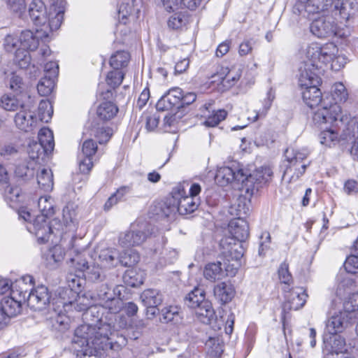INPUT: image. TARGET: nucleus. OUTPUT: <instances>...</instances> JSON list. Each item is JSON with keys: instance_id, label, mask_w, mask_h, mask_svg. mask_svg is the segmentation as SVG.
Listing matches in <instances>:
<instances>
[{"instance_id": "obj_7", "label": "nucleus", "mask_w": 358, "mask_h": 358, "mask_svg": "<svg viewBox=\"0 0 358 358\" xmlns=\"http://www.w3.org/2000/svg\"><path fill=\"white\" fill-rule=\"evenodd\" d=\"M322 351L324 358H334L347 354L345 338L337 334H324Z\"/></svg>"}, {"instance_id": "obj_11", "label": "nucleus", "mask_w": 358, "mask_h": 358, "mask_svg": "<svg viewBox=\"0 0 358 358\" xmlns=\"http://www.w3.org/2000/svg\"><path fill=\"white\" fill-rule=\"evenodd\" d=\"M240 77L239 69L235 68L230 69L228 67L220 66L216 73L212 76V82L220 83L224 90H228L238 82Z\"/></svg>"}, {"instance_id": "obj_54", "label": "nucleus", "mask_w": 358, "mask_h": 358, "mask_svg": "<svg viewBox=\"0 0 358 358\" xmlns=\"http://www.w3.org/2000/svg\"><path fill=\"white\" fill-rule=\"evenodd\" d=\"M120 265L130 267L138 262L139 256L134 250H130L129 252H124L120 253Z\"/></svg>"}, {"instance_id": "obj_56", "label": "nucleus", "mask_w": 358, "mask_h": 358, "mask_svg": "<svg viewBox=\"0 0 358 358\" xmlns=\"http://www.w3.org/2000/svg\"><path fill=\"white\" fill-rule=\"evenodd\" d=\"M1 106L6 110H17L20 108V105H24L13 96L4 95L1 99Z\"/></svg>"}, {"instance_id": "obj_47", "label": "nucleus", "mask_w": 358, "mask_h": 358, "mask_svg": "<svg viewBox=\"0 0 358 358\" xmlns=\"http://www.w3.org/2000/svg\"><path fill=\"white\" fill-rule=\"evenodd\" d=\"M92 301L93 299H92L91 295L87 296L86 294H83L81 296H78V298L75 301H69V303L78 312H85L92 306H93Z\"/></svg>"}, {"instance_id": "obj_21", "label": "nucleus", "mask_w": 358, "mask_h": 358, "mask_svg": "<svg viewBox=\"0 0 358 358\" xmlns=\"http://www.w3.org/2000/svg\"><path fill=\"white\" fill-rule=\"evenodd\" d=\"M229 231L239 242L245 241L249 237V225L246 220L238 217L231 220L228 225Z\"/></svg>"}, {"instance_id": "obj_16", "label": "nucleus", "mask_w": 358, "mask_h": 358, "mask_svg": "<svg viewBox=\"0 0 358 358\" xmlns=\"http://www.w3.org/2000/svg\"><path fill=\"white\" fill-rule=\"evenodd\" d=\"M14 120L16 127L25 132L31 131L37 123L36 116L24 105H20V110L15 114Z\"/></svg>"}, {"instance_id": "obj_17", "label": "nucleus", "mask_w": 358, "mask_h": 358, "mask_svg": "<svg viewBox=\"0 0 358 358\" xmlns=\"http://www.w3.org/2000/svg\"><path fill=\"white\" fill-rule=\"evenodd\" d=\"M332 3L333 0H299V3L294 8V12L296 13L297 10L301 13V7L309 15L317 14L327 10Z\"/></svg>"}, {"instance_id": "obj_14", "label": "nucleus", "mask_w": 358, "mask_h": 358, "mask_svg": "<svg viewBox=\"0 0 358 358\" xmlns=\"http://www.w3.org/2000/svg\"><path fill=\"white\" fill-rule=\"evenodd\" d=\"M243 179H245V171L243 169H233L228 166L220 168L215 176V180L222 186L236 181L241 182L243 188Z\"/></svg>"}, {"instance_id": "obj_50", "label": "nucleus", "mask_w": 358, "mask_h": 358, "mask_svg": "<svg viewBox=\"0 0 358 358\" xmlns=\"http://www.w3.org/2000/svg\"><path fill=\"white\" fill-rule=\"evenodd\" d=\"M187 22L188 18L185 13L178 12L169 17L167 24L169 28L176 30L185 26Z\"/></svg>"}, {"instance_id": "obj_28", "label": "nucleus", "mask_w": 358, "mask_h": 358, "mask_svg": "<svg viewBox=\"0 0 358 358\" xmlns=\"http://www.w3.org/2000/svg\"><path fill=\"white\" fill-rule=\"evenodd\" d=\"M29 157L36 163L41 164L45 161L46 157L51 154L43 145L36 141L29 143L27 148Z\"/></svg>"}, {"instance_id": "obj_27", "label": "nucleus", "mask_w": 358, "mask_h": 358, "mask_svg": "<svg viewBox=\"0 0 358 358\" xmlns=\"http://www.w3.org/2000/svg\"><path fill=\"white\" fill-rule=\"evenodd\" d=\"M103 266L112 268L120 265V252L115 248H106L101 250L99 255Z\"/></svg>"}, {"instance_id": "obj_18", "label": "nucleus", "mask_w": 358, "mask_h": 358, "mask_svg": "<svg viewBox=\"0 0 358 358\" xmlns=\"http://www.w3.org/2000/svg\"><path fill=\"white\" fill-rule=\"evenodd\" d=\"M33 276L24 275L13 282L10 293L12 296L25 301L27 299V294L33 289Z\"/></svg>"}, {"instance_id": "obj_63", "label": "nucleus", "mask_w": 358, "mask_h": 358, "mask_svg": "<svg viewBox=\"0 0 358 358\" xmlns=\"http://www.w3.org/2000/svg\"><path fill=\"white\" fill-rule=\"evenodd\" d=\"M345 271L349 273H356L358 272V255L352 254L345 260L344 263Z\"/></svg>"}, {"instance_id": "obj_32", "label": "nucleus", "mask_w": 358, "mask_h": 358, "mask_svg": "<svg viewBox=\"0 0 358 358\" xmlns=\"http://www.w3.org/2000/svg\"><path fill=\"white\" fill-rule=\"evenodd\" d=\"M329 45L334 46L336 50L334 51V53L331 55L330 60L327 62V64L325 66V71L330 69L333 71H338L343 68L347 64L348 58L344 55H339L337 46L332 43H326L323 46H327Z\"/></svg>"}, {"instance_id": "obj_30", "label": "nucleus", "mask_w": 358, "mask_h": 358, "mask_svg": "<svg viewBox=\"0 0 358 358\" xmlns=\"http://www.w3.org/2000/svg\"><path fill=\"white\" fill-rule=\"evenodd\" d=\"M302 97L305 103L311 108L319 106L322 101V93L318 86L312 85V87L304 88Z\"/></svg>"}, {"instance_id": "obj_64", "label": "nucleus", "mask_w": 358, "mask_h": 358, "mask_svg": "<svg viewBox=\"0 0 358 358\" xmlns=\"http://www.w3.org/2000/svg\"><path fill=\"white\" fill-rule=\"evenodd\" d=\"M344 309L346 312L352 313L358 309V294H350L348 300L344 302Z\"/></svg>"}, {"instance_id": "obj_36", "label": "nucleus", "mask_w": 358, "mask_h": 358, "mask_svg": "<svg viewBox=\"0 0 358 358\" xmlns=\"http://www.w3.org/2000/svg\"><path fill=\"white\" fill-rule=\"evenodd\" d=\"M332 97H333L334 100L335 101L334 103L331 104L329 106V107L323 106L320 108H318L314 113V114L321 109H323V108L329 109L331 108V106H332L333 105H335V104L338 105L340 107V108H341V106L338 103V102H345L348 98V93L347 92V90H346L345 85L342 83H337L334 85L333 90H332ZM341 113L342 115H348L346 113H343L342 111V109H341Z\"/></svg>"}, {"instance_id": "obj_12", "label": "nucleus", "mask_w": 358, "mask_h": 358, "mask_svg": "<svg viewBox=\"0 0 358 358\" xmlns=\"http://www.w3.org/2000/svg\"><path fill=\"white\" fill-rule=\"evenodd\" d=\"M289 150H286L285 155L287 160L289 162V166L284 171L283 177L286 175L290 174L292 171H294V175L290 178L291 180H297L301 177L306 171V169L308 164L302 163L303 161L306 158V154L301 152H296L294 153L293 157H289Z\"/></svg>"}, {"instance_id": "obj_44", "label": "nucleus", "mask_w": 358, "mask_h": 358, "mask_svg": "<svg viewBox=\"0 0 358 358\" xmlns=\"http://www.w3.org/2000/svg\"><path fill=\"white\" fill-rule=\"evenodd\" d=\"M129 54L126 51H117L110 59V65L114 69L120 70L127 66L129 61Z\"/></svg>"}, {"instance_id": "obj_20", "label": "nucleus", "mask_w": 358, "mask_h": 358, "mask_svg": "<svg viewBox=\"0 0 358 358\" xmlns=\"http://www.w3.org/2000/svg\"><path fill=\"white\" fill-rule=\"evenodd\" d=\"M285 297L287 302L284 303L283 309L297 310L305 305L308 294L303 287H297L292 289Z\"/></svg>"}, {"instance_id": "obj_55", "label": "nucleus", "mask_w": 358, "mask_h": 358, "mask_svg": "<svg viewBox=\"0 0 358 358\" xmlns=\"http://www.w3.org/2000/svg\"><path fill=\"white\" fill-rule=\"evenodd\" d=\"M38 206L41 211V215L50 217L55 213V209L50 197L41 196L38 199Z\"/></svg>"}, {"instance_id": "obj_2", "label": "nucleus", "mask_w": 358, "mask_h": 358, "mask_svg": "<svg viewBox=\"0 0 358 358\" xmlns=\"http://www.w3.org/2000/svg\"><path fill=\"white\" fill-rule=\"evenodd\" d=\"M336 49L334 46H320L317 43L310 45L306 51V58L299 67V85L301 88L319 86L320 75L325 71L327 62Z\"/></svg>"}, {"instance_id": "obj_52", "label": "nucleus", "mask_w": 358, "mask_h": 358, "mask_svg": "<svg viewBox=\"0 0 358 358\" xmlns=\"http://www.w3.org/2000/svg\"><path fill=\"white\" fill-rule=\"evenodd\" d=\"M101 306L112 314H117L123 308L124 302L120 298L113 295L111 299L105 301Z\"/></svg>"}, {"instance_id": "obj_6", "label": "nucleus", "mask_w": 358, "mask_h": 358, "mask_svg": "<svg viewBox=\"0 0 358 358\" xmlns=\"http://www.w3.org/2000/svg\"><path fill=\"white\" fill-rule=\"evenodd\" d=\"M273 171L270 167H261L252 173L245 171V179H243V189L250 195L257 192L260 188L271 180Z\"/></svg>"}, {"instance_id": "obj_24", "label": "nucleus", "mask_w": 358, "mask_h": 358, "mask_svg": "<svg viewBox=\"0 0 358 358\" xmlns=\"http://www.w3.org/2000/svg\"><path fill=\"white\" fill-rule=\"evenodd\" d=\"M23 302L24 301L10 294V296L5 297L1 300V308L10 318L17 315L21 312Z\"/></svg>"}, {"instance_id": "obj_41", "label": "nucleus", "mask_w": 358, "mask_h": 358, "mask_svg": "<svg viewBox=\"0 0 358 358\" xmlns=\"http://www.w3.org/2000/svg\"><path fill=\"white\" fill-rule=\"evenodd\" d=\"M64 250L61 245H55L46 254L47 264L52 268L56 267L58 263L64 260Z\"/></svg>"}, {"instance_id": "obj_13", "label": "nucleus", "mask_w": 358, "mask_h": 358, "mask_svg": "<svg viewBox=\"0 0 358 358\" xmlns=\"http://www.w3.org/2000/svg\"><path fill=\"white\" fill-rule=\"evenodd\" d=\"M313 120H314L313 119ZM313 122L318 126L328 124L330 125V128L326 127L320 134V143L329 148L336 145L339 142L340 137L343 138L342 134L339 135L338 130L341 128L343 130L348 127L347 124L336 127L334 122H321L320 124L316 123L315 121Z\"/></svg>"}, {"instance_id": "obj_46", "label": "nucleus", "mask_w": 358, "mask_h": 358, "mask_svg": "<svg viewBox=\"0 0 358 358\" xmlns=\"http://www.w3.org/2000/svg\"><path fill=\"white\" fill-rule=\"evenodd\" d=\"M38 143L48 149V151L52 152L55 147L52 131L48 128H42L38 132Z\"/></svg>"}, {"instance_id": "obj_15", "label": "nucleus", "mask_w": 358, "mask_h": 358, "mask_svg": "<svg viewBox=\"0 0 358 358\" xmlns=\"http://www.w3.org/2000/svg\"><path fill=\"white\" fill-rule=\"evenodd\" d=\"M182 90L173 88L164 95L157 103L159 110H169L173 108L180 109L181 107Z\"/></svg>"}, {"instance_id": "obj_43", "label": "nucleus", "mask_w": 358, "mask_h": 358, "mask_svg": "<svg viewBox=\"0 0 358 358\" xmlns=\"http://www.w3.org/2000/svg\"><path fill=\"white\" fill-rule=\"evenodd\" d=\"M113 295H115V293L111 291L108 285L103 284L92 295H91V298L93 299L94 302H96L101 306L105 302V301L111 299Z\"/></svg>"}, {"instance_id": "obj_60", "label": "nucleus", "mask_w": 358, "mask_h": 358, "mask_svg": "<svg viewBox=\"0 0 358 358\" xmlns=\"http://www.w3.org/2000/svg\"><path fill=\"white\" fill-rule=\"evenodd\" d=\"M123 78L124 74L122 71L114 69L108 73L106 82L108 85L115 88L122 83Z\"/></svg>"}, {"instance_id": "obj_25", "label": "nucleus", "mask_w": 358, "mask_h": 358, "mask_svg": "<svg viewBox=\"0 0 358 358\" xmlns=\"http://www.w3.org/2000/svg\"><path fill=\"white\" fill-rule=\"evenodd\" d=\"M215 299L222 305L229 303L234 296V289L232 285L225 282L215 285L213 289Z\"/></svg>"}, {"instance_id": "obj_61", "label": "nucleus", "mask_w": 358, "mask_h": 358, "mask_svg": "<svg viewBox=\"0 0 358 358\" xmlns=\"http://www.w3.org/2000/svg\"><path fill=\"white\" fill-rule=\"evenodd\" d=\"M3 47L7 52H16L20 47L19 37L14 34H8L4 38Z\"/></svg>"}, {"instance_id": "obj_10", "label": "nucleus", "mask_w": 358, "mask_h": 358, "mask_svg": "<svg viewBox=\"0 0 358 358\" xmlns=\"http://www.w3.org/2000/svg\"><path fill=\"white\" fill-rule=\"evenodd\" d=\"M50 294L48 287L39 285L33 289L27 295V304L34 310H42L50 303Z\"/></svg>"}, {"instance_id": "obj_1", "label": "nucleus", "mask_w": 358, "mask_h": 358, "mask_svg": "<svg viewBox=\"0 0 358 358\" xmlns=\"http://www.w3.org/2000/svg\"><path fill=\"white\" fill-rule=\"evenodd\" d=\"M102 313L98 306L93 305L83 314L85 324L74 331L72 345L79 358H96L102 351L118 350L120 345L113 343L112 338L114 327L103 322Z\"/></svg>"}, {"instance_id": "obj_62", "label": "nucleus", "mask_w": 358, "mask_h": 358, "mask_svg": "<svg viewBox=\"0 0 358 358\" xmlns=\"http://www.w3.org/2000/svg\"><path fill=\"white\" fill-rule=\"evenodd\" d=\"M278 277L282 283L289 285L292 281V276L289 271V265L285 262L280 264L278 271Z\"/></svg>"}, {"instance_id": "obj_33", "label": "nucleus", "mask_w": 358, "mask_h": 358, "mask_svg": "<svg viewBox=\"0 0 358 358\" xmlns=\"http://www.w3.org/2000/svg\"><path fill=\"white\" fill-rule=\"evenodd\" d=\"M140 299L145 306H158L163 301L162 294L159 290L155 289L144 290Z\"/></svg>"}, {"instance_id": "obj_51", "label": "nucleus", "mask_w": 358, "mask_h": 358, "mask_svg": "<svg viewBox=\"0 0 358 358\" xmlns=\"http://www.w3.org/2000/svg\"><path fill=\"white\" fill-rule=\"evenodd\" d=\"M55 80L46 76L42 78L37 85L38 94L42 96L50 94L55 87Z\"/></svg>"}, {"instance_id": "obj_19", "label": "nucleus", "mask_w": 358, "mask_h": 358, "mask_svg": "<svg viewBox=\"0 0 358 358\" xmlns=\"http://www.w3.org/2000/svg\"><path fill=\"white\" fill-rule=\"evenodd\" d=\"M183 189H178L177 192H173L176 196V203L178 212L180 215H187L193 213L199 206L198 199L189 196H184Z\"/></svg>"}, {"instance_id": "obj_37", "label": "nucleus", "mask_w": 358, "mask_h": 358, "mask_svg": "<svg viewBox=\"0 0 358 358\" xmlns=\"http://www.w3.org/2000/svg\"><path fill=\"white\" fill-rule=\"evenodd\" d=\"M347 327V320L342 315H336L331 317L326 324L327 333L334 334L342 332Z\"/></svg>"}, {"instance_id": "obj_39", "label": "nucleus", "mask_w": 358, "mask_h": 358, "mask_svg": "<svg viewBox=\"0 0 358 358\" xmlns=\"http://www.w3.org/2000/svg\"><path fill=\"white\" fill-rule=\"evenodd\" d=\"M3 196L5 201L11 208L16 207V206L21 202L23 199L21 189L17 186H6Z\"/></svg>"}, {"instance_id": "obj_29", "label": "nucleus", "mask_w": 358, "mask_h": 358, "mask_svg": "<svg viewBox=\"0 0 358 358\" xmlns=\"http://www.w3.org/2000/svg\"><path fill=\"white\" fill-rule=\"evenodd\" d=\"M204 278L210 281L220 280L225 276V272L222 268L220 262L207 264L203 269Z\"/></svg>"}, {"instance_id": "obj_26", "label": "nucleus", "mask_w": 358, "mask_h": 358, "mask_svg": "<svg viewBox=\"0 0 358 358\" xmlns=\"http://www.w3.org/2000/svg\"><path fill=\"white\" fill-rule=\"evenodd\" d=\"M50 216L37 215L33 220V230L36 236L42 240L48 238V235L52 232L51 227L47 222Z\"/></svg>"}, {"instance_id": "obj_22", "label": "nucleus", "mask_w": 358, "mask_h": 358, "mask_svg": "<svg viewBox=\"0 0 358 358\" xmlns=\"http://www.w3.org/2000/svg\"><path fill=\"white\" fill-rule=\"evenodd\" d=\"M40 31H43L42 35L36 36L30 30H24L21 32L20 38V48L23 50H28L30 51L35 50L38 45L39 41L38 38L42 36H48V34L46 30H44L43 28L39 29H36V34H39Z\"/></svg>"}, {"instance_id": "obj_38", "label": "nucleus", "mask_w": 358, "mask_h": 358, "mask_svg": "<svg viewBox=\"0 0 358 358\" xmlns=\"http://www.w3.org/2000/svg\"><path fill=\"white\" fill-rule=\"evenodd\" d=\"M118 111L117 107L111 101L101 103L96 110L99 118L103 121H108L113 118Z\"/></svg>"}, {"instance_id": "obj_40", "label": "nucleus", "mask_w": 358, "mask_h": 358, "mask_svg": "<svg viewBox=\"0 0 358 358\" xmlns=\"http://www.w3.org/2000/svg\"><path fill=\"white\" fill-rule=\"evenodd\" d=\"M185 303L189 308L195 309L205 302V292L202 289L196 287L185 297Z\"/></svg>"}, {"instance_id": "obj_23", "label": "nucleus", "mask_w": 358, "mask_h": 358, "mask_svg": "<svg viewBox=\"0 0 358 358\" xmlns=\"http://www.w3.org/2000/svg\"><path fill=\"white\" fill-rule=\"evenodd\" d=\"M332 5L334 6L333 13L335 15H338L340 19L344 21H348L355 12L357 10V3L352 1H342L336 0L333 1Z\"/></svg>"}, {"instance_id": "obj_34", "label": "nucleus", "mask_w": 358, "mask_h": 358, "mask_svg": "<svg viewBox=\"0 0 358 358\" xmlns=\"http://www.w3.org/2000/svg\"><path fill=\"white\" fill-rule=\"evenodd\" d=\"M196 318L203 324H210L215 316V311L210 301H206L195 308Z\"/></svg>"}, {"instance_id": "obj_45", "label": "nucleus", "mask_w": 358, "mask_h": 358, "mask_svg": "<svg viewBox=\"0 0 358 358\" xmlns=\"http://www.w3.org/2000/svg\"><path fill=\"white\" fill-rule=\"evenodd\" d=\"M160 209L157 214L162 216L169 217L178 212L176 196L173 195L172 198L167 199L165 202L158 203Z\"/></svg>"}, {"instance_id": "obj_58", "label": "nucleus", "mask_w": 358, "mask_h": 358, "mask_svg": "<svg viewBox=\"0 0 358 358\" xmlns=\"http://www.w3.org/2000/svg\"><path fill=\"white\" fill-rule=\"evenodd\" d=\"M34 13L35 15H30V17L36 26L42 27L44 30H46L48 28L52 30V21L49 20L46 10H45L43 20L41 18V13H39V10L34 12Z\"/></svg>"}, {"instance_id": "obj_59", "label": "nucleus", "mask_w": 358, "mask_h": 358, "mask_svg": "<svg viewBox=\"0 0 358 358\" xmlns=\"http://www.w3.org/2000/svg\"><path fill=\"white\" fill-rule=\"evenodd\" d=\"M6 5L13 13L21 17L24 13L27 5L24 0H7Z\"/></svg>"}, {"instance_id": "obj_31", "label": "nucleus", "mask_w": 358, "mask_h": 358, "mask_svg": "<svg viewBox=\"0 0 358 358\" xmlns=\"http://www.w3.org/2000/svg\"><path fill=\"white\" fill-rule=\"evenodd\" d=\"M162 322L164 323L171 322L173 324H178L182 322V316L180 308L178 306H169L164 307L162 311Z\"/></svg>"}, {"instance_id": "obj_57", "label": "nucleus", "mask_w": 358, "mask_h": 358, "mask_svg": "<svg viewBox=\"0 0 358 358\" xmlns=\"http://www.w3.org/2000/svg\"><path fill=\"white\" fill-rule=\"evenodd\" d=\"M15 62L21 69H26L29 66L31 62V57L28 52L21 48L17 49L15 52Z\"/></svg>"}, {"instance_id": "obj_5", "label": "nucleus", "mask_w": 358, "mask_h": 358, "mask_svg": "<svg viewBox=\"0 0 358 358\" xmlns=\"http://www.w3.org/2000/svg\"><path fill=\"white\" fill-rule=\"evenodd\" d=\"M154 229L152 225L149 223H142L138 225V228L133 226L131 229L120 235L118 243L123 248L141 245L154 234Z\"/></svg>"}, {"instance_id": "obj_8", "label": "nucleus", "mask_w": 358, "mask_h": 358, "mask_svg": "<svg viewBox=\"0 0 358 358\" xmlns=\"http://www.w3.org/2000/svg\"><path fill=\"white\" fill-rule=\"evenodd\" d=\"M310 31L318 38H328L336 35L337 23L332 15H323L315 19L310 26Z\"/></svg>"}, {"instance_id": "obj_49", "label": "nucleus", "mask_w": 358, "mask_h": 358, "mask_svg": "<svg viewBox=\"0 0 358 358\" xmlns=\"http://www.w3.org/2000/svg\"><path fill=\"white\" fill-rule=\"evenodd\" d=\"M227 112L225 110H213L211 114L206 116L203 125L208 127H216L227 117Z\"/></svg>"}, {"instance_id": "obj_35", "label": "nucleus", "mask_w": 358, "mask_h": 358, "mask_svg": "<svg viewBox=\"0 0 358 358\" xmlns=\"http://www.w3.org/2000/svg\"><path fill=\"white\" fill-rule=\"evenodd\" d=\"M48 322L53 330L60 332H64L70 326L69 317L65 314L56 312L48 319Z\"/></svg>"}, {"instance_id": "obj_4", "label": "nucleus", "mask_w": 358, "mask_h": 358, "mask_svg": "<svg viewBox=\"0 0 358 358\" xmlns=\"http://www.w3.org/2000/svg\"><path fill=\"white\" fill-rule=\"evenodd\" d=\"M88 259H92L89 251L84 250L77 253L71 259L72 266L76 271L80 273L85 280L96 282L102 281L105 275L101 273V268Z\"/></svg>"}, {"instance_id": "obj_53", "label": "nucleus", "mask_w": 358, "mask_h": 358, "mask_svg": "<svg viewBox=\"0 0 358 358\" xmlns=\"http://www.w3.org/2000/svg\"><path fill=\"white\" fill-rule=\"evenodd\" d=\"M15 175L24 180L32 178L34 176V168L32 166V163H23L19 164L15 170Z\"/></svg>"}, {"instance_id": "obj_9", "label": "nucleus", "mask_w": 358, "mask_h": 358, "mask_svg": "<svg viewBox=\"0 0 358 358\" xmlns=\"http://www.w3.org/2000/svg\"><path fill=\"white\" fill-rule=\"evenodd\" d=\"M221 255L227 260H239L243 255L244 248L241 242L231 236H225L220 243Z\"/></svg>"}, {"instance_id": "obj_42", "label": "nucleus", "mask_w": 358, "mask_h": 358, "mask_svg": "<svg viewBox=\"0 0 358 358\" xmlns=\"http://www.w3.org/2000/svg\"><path fill=\"white\" fill-rule=\"evenodd\" d=\"M37 182L39 187L44 191H50L53 187V175L52 171L43 169L37 175Z\"/></svg>"}, {"instance_id": "obj_3", "label": "nucleus", "mask_w": 358, "mask_h": 358, "mask_svg": "<svg viewBox=\"0 0 358 358\" xmlns=\"http://www.w3.org/2000/svg\"><path fill=\"white\" fill-rule=\"evenodd\" d=\"M313 120L316 123L331 122H334L336 127L340 124H348L343 129V138L348 140L353 138L350 150V155L354 160L358 161V120L352 118L350 115H342L340 107L335 104L330 108H323L313 114Z\"/></svg>"}, {"instance_id": "obj_48", "label": "nucleus", "mask_w": 358, "mask_h": 358, "mask_svg": "<svg viewBox=\"0 0 358 358\" xmlns=\"http://www.w3.org/2000/svg\"><path fill=\"white\" fill-rule=\"evenodd\" d=\"M53 114V108L50 101L41 100L38 105V117L43 122H48Z\"/></svg>"}]
</instances>
